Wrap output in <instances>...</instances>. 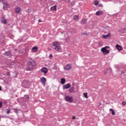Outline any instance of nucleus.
Segmentation results:
<instances>
[{"instance_id":"obj_35","label":"nucleus","mask_w":126,"mask_h":126,"mask_svg":"<svg viewBox=\"0 0 126 126\" xmlns=\"http://www.w3.org/2000/svg\"><path fill=\"white\" fill-rule=\"evenodd\" d=\"M38 22H42V21L41 20H38Z\"/></svg>"},{"instance_id":"obj_23","label":"nucleus","mask_w":126,"mask_h":126,"mask_svg":"<svg viewBox=\"0 0 126 126\" xmlns=\"http://www.w3.org/2000/svg\"><path fill=\"white\" fill-rule=\"evenodd\" d=\"M83 94H84V96L85 98L87 99L88 98V96H87V95H88L87 93H85Z\"/></svg>"},{"instance_id":"obj_26","label":"nucleus","mask_w":126,"mask_h":126,"mask_svg":"<svg viewBox=\"0 0 126 126\" xmlns=\"http://www.w3.org/2000/svg\"><path fill=\"white\" fill-rule=\"evenodd\" d=\"M13 110H14L15 111V113H16V114L18 113V110L17 109H15V108H13Z\"/></svg>"},{"instance_id":"obj_33","label":"nucleus","mask_w":126,"mask_h":126,"mask_svg":"<svg viewBox=\"0 0 126 126\" xmlns=\"http://www.w3.org/2000/svg\"><path fill=\"white\" fill-rule=\"evenodd\" d=\"M72 119H73V120H75V116H73Z\"/></svg>"},{"instance_id":"obj_10","label":"nucleus","mask_w":126,"mask_h":126,"mask_svg":"<svg viewBox=\"0 0 126 126\" xmlns=\"http://www.w3.org/2000/svg\"><path fill=\"white\" fill-rule=\"evenodd\" d=\"M10 7V5L9 4H8L7 2H5L3 3V7L4 9H6V8H9Z\"/></svg>"},{"instance_id":"obj_8","label":"nucleus","mask_w":126,"mask_h":126,"mask_svg":"<svg viewBox=\"0 0 126 126\" xmlns=\"http://www.w3.org/2000/svg\"><path fill=\"white\" fill-rule=\"evenodd\" d=\"M40 80L42 83H43L44 86H45V85H46V82L47 81V79H46V78L44 77H42L40 78Z\"/></svg>"},{"instance_id":"obj_13","label":"nucleus","mask_w":126,"mask_h":126,"mask_svg":"<svg viewBox=\"0 0 126 126\" xmlns=\"http://www.w3.org/2000/svg\"><path fill=\"white\" fill-rule=\"evenodd\" d=\"M95 14L97 16L102 15L103 14V11H98L96 12Z\"/></svg>"},{"instance_id":"obj_37","label":"nucleus","mask_w":126,"mask_h":126,"mask_svg":"<svg viewBox=\"0 0 126 126\" xmlns=\"http://www.w3.org/2000/svg\"><path fill=\"white\" fill-rule=\"evenodd\" d=\"M27 98H28V99H29V97H28V96H27Z\"/></svg>"},{"instance_id":"obj_36","label":"nucleus","mask_w":126,"mask_h":126,"mask_svg":"<svg viewBox=\"0 0 126 126\" xmlns=\"http://www.w3.org/2000/svg\"><path fill=\"white\" fill-rule=\"evenodd\" d=\"M0 91H1V87L0 86Z\"/></svg>"},{"instance_id":"obj_25","label":"nucleus","mask_w":126,"mask_h":126,"mask_svg":"<svg viewBox=\"0 0 126 126\" xmlns=\"http://www.w3.org/2000/svg\"><path fill=\"white\" fill-rule=\"evenodd\" d=\"M126 101H123V102H122V105H123V106H126Z\"/></svg>"},{"instance_id":"obj_38","label":"nucleus","mask_w":126,"mask_h":126,"mask_svg":"<svg viewBox=\"0 0 126 126\" xmlns=\"http://www.w3.org/2000/svg\"><path fill=\"white\" fill-rule=\"evenodd\" d=\"M124 30H125V31H126V29H124Z\"/></svg>"},{"instance_id":"obj_27","label":"nucleus","mask_w":126,"mask_h":126,"mask_svg":"<svg viewBox=\"0 0 126 126\" xmlns=\"http://www.w3.org/2000/svg\"><path fill=\"white\" fill-rule=\"evenodd\" d=\"M7 76H9V75H10V72H7Z\"/></svg>"},{"instance_id":"obj_20","label":"nucleus","mask_w":126,"mask_h":126,"mask_svg":"<svg viewBox=\"0 0 126 126\" xmlns=\"http://www.w3.org/2000/svg\"><path fill=\"white\" fill-rule=\"evenodd\" d=\"M109 111H111L112 113V115H113V116H115V115H116V112H115V111L113 110V109L111 108L109 109Z\"/></svg>"},{"instance_id":"obj_31","label":"nucleus","mask_w":126,"mask_h":126,"mask_svg":"<svg viewBox=\"0 0 126 126\" xmlns=\"http://www.w3.org/2000/svg\"><path fill=\"white\" fill-rule=\"evenodd\" d=\"M65 1H66V2H69V1H70V0H65Z\"/></svg>"},{"instance_id":"obj_12","label":"nucleus","mask_w":126,"mask_h":126,"mask_svg":"<svg viewBox=\"0 0 126 126\" xmlns=\"http://www.w3.org/2000/svg\"><path fill=\"white\" fill-rule=\"evenodd\" d=\"M64 69H66V70H69V69H71V65H70V64H67L66 66L64 67Z\"/></svg>"},{"instance_id":"obj_21","label":"nucleus","mask_w":126,"mask_h":126,"mask_svg":"<svg viewBox=\"0 0 126 126\" xmlns=\"http://www.w3.org/2000/svg\"><path fill=\"white\" fill-rule=\"evenodd\" d=\"M5 56H11V52L8 51L5 53Z\"/></svg>"},{"instance_id":"obj_28","label":"nucleus","mask_w":126,"mask_h":126,"mask_svg":"<svg viewBox=\"0 0 126 126\" xmlns=\"http://www.w3.org/2000/svg\"><path fill=\"white\" fill-rule=\"evenodd\" d=\"M10 113V110H8L7 111V113L9 114Z\"/></svg>"},{"instance_id":"obj_39","label":"nucleus","mask_w":126,"mask_h":126,"mask_svg":"<svg viewBox=\"0 0 126 126\" xmlns=\"http://www.w3.org/2000/svg\"><path fill=\"white\" fill-rule=\"evenodd\" d=\"M48 50H50V48H48Z\"/></svg>"},{"instance_id":"obj_15","label":"nucleus","mask_w":126,"mask_h":126,"mask_svg":"<svg viewBox=\"0 0 126 126\" xmlns=\"http://www.w3.org/2000/svg\"><path fill=\"white\" fill-rule=\"evenodd\" d=\"M73 19L75 21H78L79 20V16L78 15H74L73 16Z\"/></svg>"},{"instance_id":"obj_17","label":"nucleus","mask_w":126,"mask_h":126,"mask_svg":"<svg viewBox=\"0 0 126 126\" xmlns=\"http://www.w3.org/2000/svg\"><path fill=\"white\" fill-rule=\"evenodd\" d=\"M51 10L56 11H57V5H54L51 7L50 8Z\"/></svg>"},{"instance_id":"obj_3","label":"nucleus","mask_w":126,"mask_h":126,"mask_svg":"<svg viewBox=\"0 0 126 126\" xmlns=\"http://www.w3.org/2000/svg\"><path fill=\"white\" fill-rule=\"evenodd\" d=\"M110 48V47H108V46H105V47H103L101 48V51L102 53H104V55H106L107 54H109V53H110V51H109V50H107V49H108Z\"/></svg>"},{"instance_id":"obj_14","label":"nucleus","mask_w":126,"mask_h":126,"mask_svg":"<svg viewBox=\"0 0 126 126\" xmlns=\"http://www.w3.org/2000/svg\"><path fill=\"white\" fill-rule=\"evenodd\" d=\"M21 11V9L19 7H17L15 9V11L16 13H19Z\"/></svg>"},{"instance_id":"obj_18","label":"nucleus","mask_w":126,"mask_h":126,"mask_svg":"<svg viewBox=\"0 0 126 126\" xmlns=\"http://www.w3.org/2000/svg\"><path fill=\"white\" fill-rule=\"evenodd\" d=\"M32 52H37L38 51V47L34 46L32 49Z\"/></svg>"},{"instance_id":"obj_9","label":"nucleus","mask_w":126,"mask_h":126,"mask_svg":"<svg viewBox=\"0 0 126 126\" xmlns=\"http://www.w3.org/2000/svg\"><path fill=\"white\" fill-rule=\"evenodd\" d=\"M69 87H70V84L68 83V84H66L63 85V90H64L65 89H68V88H69Z\"/></svg>"},{"instance_id":"obj_2","label":"nucleus","mask_w":126,"mask_h":126,"mask_svg":"<svg viewBox=\"0 0 126 126\" xmlns=\"http://www.w3.org/2000/svg\"><path fill=\"white\" fill-rule=\"evenodd\" d=\"M36 64V63L35 62H30L28 63L27 64V70H32L33 68H34V67L35 66V65Z\"/></svg>"},{"instance_id":"obj_7","label":"nucleus","mask_w":126,"mask_h":126,"mask_svg":"<svg viewBox=\"0 0 126 126\" xmlns=\"http://www.w3.org/2000/svg\"><path fill=\"white\" fill-rule=\"evenodd\" d=\"M41 72H43V73H44V75H46V74H47L48 72V68L46 67H43L41 68Z\"/></svg>"},{"instance_id":"obj_6","label":"nucleus","mask_w":126,"mask_h":126,"mask_svg":"<svg viewBox=\"0 0 126 126\" xmlns=\"http://www.w3.org/2000/svg\"><path fill=\"white\" fill-rule=\"evenodd\" d=\"M0 22L1 23H2V24H6V23H7V20L5 19L4 16H2L0 18Z\"/></svg>"},{"instance_id":"obj_34","label":"nucleus","mask_w":126,"mask_h":126,"mask_svg":"<svg viewBox=\"0 0 126 126\" xmlns=\"http://www.w3.org/2000/svg\"><path fill=\"white\" fill-rule=\"evenodd\" d=\"M101 105H102V103L99 102V106H101Z\"/></svg>"},{"instance_id":"obj_22","label":"nucleus","mask_w":126,"mask_h":126,"mask_svg":"<svg viewBox=\"0 0 126 126\" xmlns=\"http://www.w3.org/2000/svg\"><path fill=\"white\" fill-rule=\"evenodd\" d=\"M61 84H64L65 83V79L64 78L61 79Z\"/></svg>"},{"instance_id":"obj_16","label":"nucleus","mask_w":126,"mask_h":126,"mask_svg":"<svg viewBox=\"0 0 126 126\" xmlns=\"http://www.w3.org/2000/svg\"><path fill=\"white\" fill-rule=\"evenodd\" d=\"M110 36H111V34L108 33V34H106V35H103L102 38H103V39H107V38Z\"/></svg>"},{"instance_id":"obj_5","label":"nucleus","mask_w":126,"mask_h":126,"mask_svg":"<svg viewBox=\"0 0 126 126\" xmlns=\"http://www.w3.org/2000/svg\"><path fill=\"white\" fill-rule=\"evenodd\" d=\"M65 100L66 102L72 103V102H73V97H72V96H66L65 97Z\"/></svg>"},{"instance_id":"obj_1","label":"nucleus","mask_w":126,"mask_h":126,"mask_svg":"<svg viewBox=\"0 0 126 126\" xmlns=\"http://www.w3.org/2000/svg\"><path fill=\"white\" fill-rule=\"evenodd\" d=\"M52 44L53 49H54V50H56L57 52H60V51L62 50V48L60 45V42L58 41H54V42H53Z\"/></svg>"},{"instance_id":"obj_30","label":"nucleus","mask_w":126,"mask_h":126,"mask_svg":"<svg viewBox=\"0 0 126 126\" xmlns=\"http://www.w3.org/2000/svg\"><path fill=\"white\" fill-rule=\"evenodd\" d=\"M83 35H88V33H82Z\"/></svg>"},{"instance_id":"obj_32","label":"nucleus","mask_w":126,"mask_h":126,"mask_svg":"<svg viewBox=\"0 0 126 126\" xmlns=\"http://www.w3.org/2000/svg\"><path fill=\"white\" fill-rule=\"evenodd\" d=\"M49 57H50V58H53V55L50 54V55H49Z\"/></svg>"},{"instance_id":"obj_4","label":"nucleus","mask_w":126,"mask_h":126,"mask_svg":"<svg viewBox=\"0 0 126 126\" xmlns=\"http://www.w3.org/2000/svg\"><path fill=\"white\" fill-rule=\"evenodd\" d=\"M22 85L25 88H28V87H29V85H30V81H23V82H22Z\"/></svg>"},{"instance_id":"obj_19","label":"nucleus","mask_w":126,"mask_h":126,"mask_svg":"<svg viewBox=\"0 0 126 126\" xmlns=\"http://www.w3.org/2000/svg\"><path fill=\"white\" fill-rule=\"evenodd\" d=\"M87 22V20L86 19H83L81 20V24H86V23Z\"/></svg>"},{"instance_id":"obj_24","label":"nucleus","mask_w":126,"mask_h":126,"mask_svg":"<svg viewBox=\"0 0 126 126\" xmlns=\"http://www.w3.org/2000/svg\"><path fill=\"white\" fill-rule=\"evenodd\" d=\"M94 5H98L99 4V2L97 0L94 1Z\"/></svg>"},{"instance_id":"obj_11","label":"nucleus","mask_w":126,"mask_h":126,"mask_svg":"<svg viewBox=\"0 0 126 126\" xmlns=\"http://www.w3.org/2000/svg\"><path fill=\"white\" fill-rule=\"evenodd\" d=\"M116 48L118 50V51H123V47L118 44L116 45Z\"/></svg>"},{"instance_id":"obj_29","label":"nucleus","mask_w":126,"mask_h":126,"mask_svg":"<svg viewBox=\"0 0 126 126\" xmlns=\"http://www.w3.org/2000/svg\"><path fill=\"white\" fill-rule=\"evenodd\" d=\"M2 106V103L0 102V108H1Z\"/></svg>"}]
</instances>
